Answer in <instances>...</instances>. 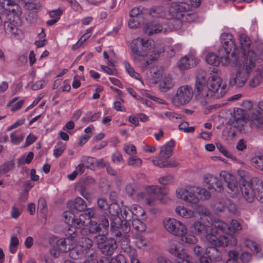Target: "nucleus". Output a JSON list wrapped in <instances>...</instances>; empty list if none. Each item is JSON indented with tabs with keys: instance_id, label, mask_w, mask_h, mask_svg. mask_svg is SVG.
Masks as SVG:
<instances>
[{
	"instance_id": "obj_1",
	"label": "nucleus",
	"mask_w": 263,
	"mask_h": 263,
	"mask_svg": "<svg viewBox=\"0 0 263 263\" xmlns=\"http://www.w3.org/2000/svg\"><path fill=\"white\" fill-rule=\"evenodd\" d=\"M241 57L236 63L235 71L230 74V86L237 88L243 87L247 82L254 67L257 53L251 45V41L246 34L239 35Z\"/></svg>"
},
{
	"instance_id": "obj_2",
	"label": "nucleus",
	"mask_w": 263,
	"mask_h": 263,
	"mask_svg": "<svg viewBox=\"0 0 263 263\" xmlns=\"http://www.w3.org/2000/svg\"><path fill=\"white\" fill-rule=\"evenodd\" d=\"M195 89L198 92L196 99L202 106L209 103L211 99L223 97L228 90L218 73L211 74L207 81L206 73L203 70L196 72Z\"/></svg>"
},
{
	"instance_id": "obj_3",
	"label": "nucleus",
	"mask_w": 263,
	"mask_h": 263,
	"mask_svg": "<svg viewBox=\"0 0 263 263\" xmlns=\"http://www.w3.org/2000/svg\"><path fill=\"white\" fill-rule=\"evenodd\" d=\"M214 221L211 222L201 218L195 221L189 229L187 228L186 235H191L194 237L192 242H186L189 245L196 244L198 242L197 235L205 236L208 243L215 246H235L237 240L232 237L230 242L223 235L218 236V230L213 224Z\"/></svg>"
},
{
	"instance_id": "obj_4",
	"label": "nucleus",
	"mask_w": 263,
	"mask_h": 263,
	"mask_svg": "<svg viewBox=\"0 0 263 263\" xmlns=\"http://www.w3.org/2000/svg\"><path fill=\"white\" fill-rule=\"evenodd\" d=\"M220 176L225 181L227 192L232 197H236L241 192L248 202H252L256 198L263 203V193L253 187L252 183L241 186L235 176L226 171L220 172Z\"/></svg>"
},
{
	"instance_id": "obj_5",
	"label": "nucleus",
	"mask_w": 263,
	"mask_h": 263,
	"mask_svg": "<svg viewBox=\"0 0 263 263\" xmlns=\"http://www.w3.org/2000/svg\"><path fill=\"white\" fill-rule=\"evenodd\" d=\"M222 47L220 48L218 55L213 52L207 54L205 58L207 63L214 66H228L231 63L230 55L235 57L239 54V49L236 47L233 36L230 33H224L221 35Z\"/></svg>"
},
{
	"instance_id": "obj_6",
	"label": "nucleus",
	"mask_w": 263,
	"mask_h": 263,
	"mask_svg": "<svg viewBox=\"0 0 263 263\" xmlns=\"http://www.w3.org/2000/svg\"><path fill=\"white\" fill-rule=\"evenodd\" d=\"M130 48L132 58L135 62L140 61L151 53L157 55L164 51L162 44L156 46L153 41L142 38L134 40L130 43Z\"/></svg>"
},
{
	"instance_id": "obj_7",
	"label": "nucleus",
	"mask_w": 263,
	"mask_h": 263,
	"mask_svg": "<svg viewBox=\"0 0 263 263\" xmlns=\"http://www.w3.org/2000/svg\"><path fill=\"white\" fill-rule=\"evenodd\" d=\"M176 196L191 204H196L200 200H204L210 198V193L205 189L196 186L187 185L179 187L176 190Z\"/></svg>"
},
{
	"instance_id": "obj_8",
	"label": "nucleus",
	"mask_w": 263,
	"mask_h": 263,
	"mask_svg": "<svg viewBox=\"0 0 263 263\" xmlns=\"http://www.w3.org/2000/svg\"><path fill=\"white\" fill-rule=\"evenodd\" d=\"M164 230L169 234L180 238L181 241L185 243L192 242L194 237L191 235H186L187 227L181 221L175 218L169 217L163 221Z\"/></svg>"
},
{
	"instance_id": "obj_9",
	"label": "nucleus",
	"mask_w": 263,
	"mask_h": 263,
	"mask_svg": "<svg viewBox=\"0 0 263 263\" xmlns=\"http://www.w3.org/2000/svg\"><path fill=\"white\" fill-rule=\"evenodd\" d=\"M109 213V218L111 220L110 229L117 237L121 235L122 232L124 234L128 233L130 230L129 223L125 222L122 225L123 221L119 217V212H121L120 206L116 203H111L108 208Z\"/></svg>"
},
{
	"instance_id": "obj_10",
	"label": "nucleus",
	"mask_w": 263,
	"mask_h": 263,
	"mask_svg": "<svg viewBox=\"0 0 263 263\" xmlns=\"http://www.w3.org/2000/svg\"><path fill=\"white\" fill-rule=\"evenodd\" d=\"M167 190L163 189L158 185H148L145 187V191L138 193L136 196V200L142 204L148 206H154L157 204L156 196L159 195L166 196Z\"/></svg>"
},
{
	"instance_id": "obj_11",
	"label": "nucleus",
	"mask_w": 263,
	"mask_h": 263,
	"mask_svg": "<svg viewBox=\"0 0 263 263\" xmlns=\"http://www.w3.org/2000/svg\"><path fill=\"white\" fill-rule=\"evenodd\" d=\"M243 108L250 117L252 126L259 127L263 125V101L258 104L250 101H244L242 103Z\"/></svg>"
},
{
	"instance_id": "obj_12",
	"label": "nucleus",
	"mask_w": 263,
	"mask_h": 263,
	"mask_svg": "<svg viewBox=\"0 0 263 263\" xmlns=\"http://www.w3.org/2000/svg\"><path fill=\"white\" fill-rule=\"evenodd\" d=\"M213 226H214L215 228L218 230V236H220L219 235L220 232L229 235L228 237L225 236H224L228 239L230 242L232 237L237 240L233 235L238 233L242 229L240 224L238 221L235 219L231 220L229 226H228V224L224 221L220 220L214 221Z\"/></svg>"
},
{
	"instance_id": "obj_13",
	"label": "nucleus",
	"mask_w": 263,
	"mask_h": 263,
	"mask_svg": "<svg viewBox=\"0 0 263 263\" xmlns=\"http://www.w3.org/2000/svg\"><path fill=\"white\" fill-rule=\"evenodd\" d=\"M99 223L93 220H88L89 225H86L84 229H82L80 233L82 235H87L89 234L102 233L107 234L109 227V222L105 217H102L99 220Z\"/></svg>"
},
{
	"instance_id": "obj_14",
	"label": "nucleus",
	"mask_w": 263,
	"mask_h": 263,
	"mask_svg": "<svg viewBox=\"0 0 263 263\" xmlns=\"http://www.w3.org/2000/svg\"><path fill=\"white\" fill-rule=\"evenodd\" d=\"M92 246V241L90 239L83 237L79 245L73 248L71 247V250L69 251V255L74 259L82 258L90 251V254L93 251L92 249L90 250Z\"/></svg>"
},
{
	"instance_id": "obj_15",
	"label": "nucleus",
	"mask_w": 263,
	"mask_h": 263,
	"mask_svg": "<svg viewBox=\"0 0 263 263\" xmlns=\"http://www.w3.org/2000/svg\"><path fill=\"white\" fill-rule=\"evenodd\" d=\"M193 96V91L191 86L182 85L176 91L175 95L172 98V103L179 106L187 104L190 102Z\"/></svg>"
},
{
	"instance_id": "obj_16",
	"label": "nucleus",
	"mask_w": 263,
	"mask_h": 263,
	"mask_svg": "<svg viewBox=\"0 0 263 263\" xmlns=\"http://www.w3.org/2000/svg\"><path fill=\"white\" fill-rule=\"evenodd\" d=\"M168 251L177 257V263H193L190 256L186 253L183 245L178 241L171 242Z\"/></svg>"
},
{
	"instance_id": "obj_17",
	"label": "nucleus",
	"mask_w": 263,
	"mask_h": 263,
	"mask_svg": "<svg viewBox=\"0 0 263 263\" xmlns=\"http://www.w3.org/2000/svg\"><path fill=\"white\" fill-rule=\"evenodd\" d=\"M177 3L173 2L168 9L163 6H158L151 9L150 14L153 17L165 18L168 20H175L176 10L179 7Z\"/></svg>"
},
{
	"instance_id": "obj_18",
	"label": "nucleus",
	"mask_w": 263,
	"mask_h": 263,
	"mask_svg": "<svg viewBox=\"0 0 263 263\" xmlns=\"http://www.w3.org/2000/svg\"><path fill=\"white\" fill-rule=\"evenodd\" d=\"M94 210L88 209L79 215V217L74 216L70 224L78 230H80L79 232L85 227L88 220L94 215Z\"/></svg>"
},
{
	"instance_id": "obj_19",
	"label": "nucleus",
	"mask_w": 263,
	"mask_h": 263,
	"mask_svg": "<svg viewBox=\"0 0 263 263\" xmlns=\"http://www.w3.org/2000/svg\"><path fill=\"white\" fill-rule=\"evenodd\" d=\"M176 141L174 140L165 143L160 148L159 155L158 158L152 157L151 160L153 163L154 164V162H160L166 159H168L172 156L173 153V148L176 145Z\"/></svg>"
},
{
	"instance_id": "obj_20",
	"label": "nucleus",
	"mask_w": 263,
	"mask_h": 263,
	"mask_svg": "<svg viewBox=\"0 0 263 263\" xmlns=\"http://www.w3.org/2000/svg\"><path fill=\"white\" fill-rule=\"evenodd\" d=\"M219 177L220 176L219 175ZM221 180L225 181L220 177L209 173L205 174L203 177V183L209 189H214L216 191L221 192L223 189V183Z\"/></svg>"
},
{
	"instance_id": "obj_21",
	"label": "nucleus",
	"mask_w": 263,
	"mask_h": 263,
	"mask_svg": "<svg viewBox=\"0 0 263 263\" xmlns=\"http://www.w3.org/2000/svg\"><path fill=\"white\" fill-rule=\"evenodd\" d=\"M195 51L189 53L179 60L178 63V67L181 70L190 69L196 66L198 62V59L195 55Z\"/></svg>"
},
{
	"instance_id": "obj_22",
	"label": "nucleus",
	"mask_w": 263,
	"mask_h": 263,
	"mask_svg": "<svg viewBox=\"0 0 263 263\" xmlns=\"http://www.w3.org/2000/svg\"><path fill=\"white\" fill-rule=\"evenodd\" d=\"M67 240L66 238H61L57 240L55 245L50 250L51 255L54 257H58L61 253L71 250V246L67 245Z\"/></svg>"
},
{
	"instance_id": "obj_23",
	"label": "nucleus",
	"mask_w": 263,
	"mask_h": 263,
	"mask_svg": "<svg viewBox=\"0 0 263 263\" xmlns=\"http://www.w3.org/2000/svg\"><path fill=\"white\" fill-rule=\"evenodd\" d=\"M143 31L147 35H152L159 33H166L167 29L162 24L153 21L145 24L143 26Z\"/></svg>"
},
{
	"instance_id": "obj_24",
	"label": "nucleus",
	"mask_w": 263,
	"mask_h": 263,
	"mask_svg": "<svg viewBox=\"0 0 263 263\" xmlns=\"http://www.w3.org/2000/svg\"><path fill=\"white\" fill-rule=\"evenodd\" d=\"M189 10H184L182 8H177L176 10L175 20H177L178 23L181 22H193L196 18V14Z\"/></svg>"
},
{
	"instance_id": "obj_25",
	"label": "nucleus",
	"mask_w": 263,
	"mask_h": 263,
	"mask_svg": "<svg viewBox=\"0 0 263 263\" xmlns=\"http://www.w3.org/2000/svg\"><path fill=\"white\" fill-rule=\"evenodd\" d=\"M18 9V7L14 2L11 0H0V13L9 12V15H13L14 17L18 18V14L16 12V10Z\"/></svg>"
},
{
	"instance_id": "obj_26",
	"label": "nucleus",
	"mask_w": 263,
	"mask_h": 263,
	"mask_svg": "<svg viewBox=\"0 0 263 263\" xmlns=\"http://www.w3.org/2000/svg\"><path fill=\"white\" fill-rule=\"evenodd\" d=\"M4 29L6 33L12 37L16 38L22 33V31L17 28L15 23L11 18L5 22Z\"/></svg>"
},
{
	"instance_id": "obj_27",
	"label": "nucleus",
	"mask_w": 263,
	"mask_h": 263,
	"mask_svg": "<svg viewBox=\"0 0 263 263\" xmlns=\"http://www.w3.org/2000/svg\"><path fill=\"white\" fill-rule=\"evenodd\" d=\"M175 212L177 216L184 219H191L195 216L194 212L184 205L177 206L175 209Z\"/></svg>"
},
{
	"instance_id": "obj_28",
	"label": "nucleus",
	"mask_w": 263,
	"mask_h": 263,
	"mask_svg": "<svg viewBox=\"0 0 263 263\" xmlns=\"http://www.w3.org/2000/svg\"><path fill=\"white\" fill-rule=\"evenodd\" d=\"M244 246L256 253L258 257H263V246L259 245L256 242L250 240L244 241Z\"/></svg>"
},
{
	"instance_id": "obj_29",
	"label": "nucleus",
	"mask_w": 263,
	"mask_h": 263,
	"mask_svg": "<svg viewBox=\"0 0 263 263\" xmlns=\"http://www.w3.org/2000/svg\"><path fill=\"white\" fill-rule=\"evenodd\" d=\"M117 248V245L116 241L113 239L109 238L107 239L100 250L103 254L107 255H111Z\"/></svg>"
},
{
	"instance_id": "obj_30",
	"label": "nucleus",
	"mask_w": 263,
	"mask_h": 263,
	"mask_svg": "<svg viewBox=\"0 0 263 263\" xmlns=\"http://www.w3.org/2000/svg\"><path fill=\"white\" fill-rule=\"evenodd\" d=\"M234 120L237 122H244L247 120L250 121V117L244 109L237 108L234 109L233 115Z\"/></svg>"
},
{
	"instance_id": "obj_31",
	"label": "nucleus",
	"mask_w": 263,
	"mask_h": 263,
	"mask_svg": "<svg viewBox=\"0 0 263 263\" xmlns=\"http://www.w3.org/2000/svg\"><path fill=\"white\" fill-rule=\"evenodd\" d=\"M157 115L161 119L167 118L173 122H176L182 118L181 115L170 110L158 113Z\"/></svg>"
},
{
	"instance_id": "obj_32",
	"label": "nucleus",
	"mask_w": 263,
	"mask_h": 263,
	"mask_svg": "<svg viewBox=\"0 0 263 263\" xmlns=\"http://www.w3.org/2000/svg\"><path fill=\"white\" fill-rule=\"evenodd\" d=\"M211 246L208 247L205 250V254L207 256L210 257L212 260L216 261H220L221 259L220 252L216 249V247L212 245L211 243H208Z\"/></svg>"
},
{
	"instance_id": "obj_33",
	"label": "nucleus",
	"mask_w": 263,
	"mask_h": 263,
	"mask_svg": "<svg viewBox=\"0 0 263 263\" xmlns=\"http://www.w3.org/2000/svg\"><path fill=\"white\" fill-rule=\"evenodd\" d=\"M174 82L170 74L165 75L159 84V89L162 92H166L174 86Z\"/></svg>"
},
{
	"instance_id": "obj_34",
	"label": "nucleus",
	"mask_w": 263,
	"mask_h": 263,
	"mask_svg": "<svg viewBox=\"0 0 263 263\" xmlns=\"http://www.w3.org/2000/svg\"><path fill=\"white\" fill-rule=\"evenodd\" d=\"M25 100L24 99H20L18 97H15L9 101L7 106L10 108L11 111L15 112L21 108Z\"/></svg>"
},
{
	"instance_id": "obj_35",
	"label": "nucleus",
	"mask_w": 263,
	"mask_h": 263,
	"mask_svg": "<svg viewBox=\"0 0 263 263\" xmlns=\"http://www.w3.org/2000/svg\"><path fill=\"white\" fill-rule=\"evenodd\" d=\"M93 182L94 179L92 178L87 177L84 181H81L79 183V185H80V194L88 201L91 200V195L89 193L86 192L83 185L87 184L88 183H93Z\"/></svg>"
},
{
	"instance_id": "obj_36",
	"label": "nucleus",
	"mask_w": 263,
	"mask_h": 263,
	"mask_svg": "<svg viewBox=\"0 0 263 263\" xmlns=\"http://www.w3.org/2000/svg\"><path fill=\"white\" fill-rule=\"evenodd\" d=\"M154 165L159 167H175L179 165V162L175 159H166L160 162H154Z\"/></svg>"
},
{
	"instance_id": "obj_37",
	"label": "nucleus",
	"mask_w": 263,
	"mask_h": 263,
	"mask_svg": "<svg viewBox=\"0 0 263 263\" xmlns=\"http://www.w3.org/2000/svg\"><path fill=\"white\" fill-rule=\"evenodd\" d=\"M121 215L123 219L122 225L125 222L129 223L128 222L130 221L133 218L132 209L127 206H124L123 209L121 210Z\"/></svg>"
},
{
	"instance_id": "obj_38",
	"label": "nucleus",
	"mask_w": 263,
	"mask_h": 263,
	"mask_svg": "<svg viewBox=\"0 0 263 263\" xmlns=\"http://www.w3.org/2000/svg\"><path fill=\"white\" fill-rule=\"evenodd\" d=\"M78 231L79 230L72 226H68L65 231L66 239L68 241L74 240L77 237Z\"/></svg>"
},
{
	"instance_id": "obj_39",
	"label": "nucleus",
	"mask_w": 263,
	"mask_h": 263,
	"mask_svg": "<svg viewBox=\"0 0 263 263\" xmlns=\"http://www.w3.org/2000/svg\"><path fill=\"white\" fill-rule=\"evenodd\" d=\"M123 64L126 71L131 77H133L137 80H139L142 82L141 81V77L140 74L135 71L134 68L129 63V62L125 61L123 62Z\"/></svg>"
},
{
	"instance_id": "obj_40",
	"label": "nucleus",
	"mask_w": 263,
	"mask_h": 263,
	"mask_svg": "<svg viewBox=\"0 0 263 263\" xmlns=\"http://www.w3.org/2000/svg\"><path fill=\"white\" fill-rule=\"evenodd\" d=\"M80 162L83 163L86 168H93L98 164L97 159L93 157L83 156L81 158Z\"/></svg>"
},
{
	"instance_id": "obj_41",
	"label": "nucleus",
	"mask_w": 263,
	"mask_h": 263,
	"mask_svg": "<svg viewBox=\"0 0 263 263\" xmlns=\"http://www.w3.org/2000/svg\"><path fill=\"white\" fill-rule=\"evenodd\" d=\"M152 74V77L150 79L151 83L153 84H156L161 79H163L166 73H164V71L163 69L160 68L157 69L156 71H154Z\"/></svg>"
},
{
	"instance_id": "obj_42",
	"label": "nucleus",
	"mask_w": 263,
	"mask_h": 263,
	"mask_svg": "<svg viewBox=\"0 0 263 263\" xmlns=\"http://www.w3.org/2000/svg\"><path fill=\"white\" fill-rule=\"evenodd\" d=\"M237 174L241 179L242 186L252 183L251 176L247 172L243 170H239L237 171Z\"/></svg>"
},
{
	"instance_id": "obj_43",
	"label": "nucleus",
	"mask_w": 263,
	"mask_h": 263,
	"mask_svg": "<svg viewBox=\"0 0 263 263\" xmlns=\"http://www.w3.org/2000/svg\"><path fill=\"white\" fill-rule=\"evenodd\" d=\"M136 245L139 249L147 250L151 248V243L147 239L139 237L135 241Z\"/></svg>"
},
{
	"instance_id": "obj_44",
	"label": "nucleus",
	"mask_w": 263,
	"mask_h": 263,
	"mask_svg": "<svg viewBox=\"0 0 263 263\" xmlns=\"http://www.w3.org/2000/svg\"><path fill=\"white\" fill-rule=\"evenodd\" d=\"M132 225L133 228L137 231L143 232L146 231L145 224L138 218H135L133 220Z\"/></svg>"
},
{
	"instance_id": "obj_45",
	"label": "nucleus",
	"mask_w": 263,
	"mask_h": 263,
	"mask_svg": "<svg viewBox=\"0 0 263 263\" xmlns=\"http://www.w3.org/2000/svg\"><path fill=\"white\" fill-rule=\"evenodd\" d=\"M73 208L78 211H84L86 208V204L84 200L80 197L74 199L73 203Z\"/></svg>"
},
{
	"instance_id": "obj_46",
	"label": "nucleus",
	"mask_w": 263,
	"mask_h": 263,
	"mask_svg": "<svg viewBox=\"0 0 263 263\" xmlns=\"http://www.w3.org/2000/svg\"><path fill=\"white\" fill-rule=\"evenodd\" d=\"M251 164L257 169L263 171V156H256L252 158Z\"/></svg>"
},
{
	"instance_id": "obj_47",
	"label": "nucleus",
	"mask_w": 263,
	"mask_h": 263,
	"mask_svg": "<svg viewBox=\"0 0 263 263\" xmlns=\"http://www.w3.org/2000/svg\"><path fill=\"white\" fill-rule=\"evenodd\" d=\"M131 209L133 216L135 215L136 217H142L145 214L144 209L137 204H133Z\"/></svg>"
},
{
	"instance_id": "obj_48",
	"label": "nucleus",
	"mask_w": 263,
	"mask_h": 263,
	"mask_svg": "<svg viewBox=\"0 0 263 263\" xmlns=\"http://www.w3.org/2000/svg\"><path fill=\"white\" fill-rule=\"evenodd\" d=\"M142 163V160L136 156H133L129 157L127 160V164L133 167H139Z\"/></svg>"
},
{
	"instance_id": "obj_49",
	"label": "nucleus",
	"mask_w": 263,
	"mask_h": 263,
	"mask_svg": "<svg viewBox=\"0 0 263 263\" xmlns=\"http://www.w3.org/2000/svg\"><path fill=\"white\" fill-rule=\"evenodd\" d=\"M66 149V145L63 143H58L53 149V156L57 158L62 155Z\"/></svg>"
},
{
	"instance_id": "obj_50",
	"label": "nucleus",
	"mask_w": 263,
	"mask_h": 263,
	"mask_svg": "<svg viewBox=\"0 0 263 263\" xmlns=\"http://www.w3.org/2000/svg\"><path fill=\"white\" fill-rule=\"evenodd\" d=\"M143 9L141 7H135L132 9L129 13L130 17L143 18Z\"/></svg>"
},
{
	"instance_id": "obj_51",
	"label": "nucleus",
	"mask_w": 263,
	"mask_h": 263,
	"mask_svg": "<svg viewBox=\"0 0 263 263\" xmlns=\"http://www.w3.org/2000/svg\"><path fill=\"white\" fill-rule=\"evenodd\" d=\"M14 163L12 161H8L0 166V173L5 174L11 170Z\"/></svg>"
},
{
	"instance_id": "obj_52",
	"label": "nucleus",
	"mask_w": 263,
	"mask_h": 263,
	"mask_svg": "<svg viewBox=\"0 0 263 263\" xmlns=\"http://www.w3.org/2000/svg\"><path fill=\"white\" fill-rule=\"evenodd\" d=\"M68 3L73 11L78 13L82 12V7L76 0H69Z\"/></svg>"
},
{
	"instance_id": "obj_53",
	"label": "nucleus",
	"mask_w": 263,
	"mask_h": 263,
	"mask_svg": "<svg viewBox=\"0 0 263 263\" xmlns=\"http://www.w3.org/2000/svg\"><path fill=\"white\" fill-rule=\"evenodd\" d=\"M100 115L101 113L100 112L93 115L88 113L86 116L83 117L81 120L83 122H93L98 120L100 117Z\"/></svg>"
},
{
	"instance_id": "obj_54",
	"label": "nucleus",
	"mask_w": 263,
	"mask_h": 263,
	"mask_svg": "<svg viewBox=\"0 0 263 263\" xmlns=\"http://www.w3.org/2000/svg\"><path fill=\"white\" fill-rule=\"evenodd\" d=\"M124 152L128 155L133 156L137 153L136 147L132 144H125L123 147Z\"/></svg>"
},
{
	"instance_id": "obj_55",
	"label": "nucleus",
	"mask_w": 263,
	"mask_h": 263,
	"mask_svg": "<svg viewBox=\"0 0 263 263\" xmlns=\"http://www.w3.org/2000/svg\"><path fill=\"white\" fill-rule=\"evenodd\" d=\"M100 234L96 236V241L97 243L98 247L100 249L101 247L105 243L107 240L105 235L106 234L99 233Z\"/></svg>"
},
{
	"instance_id": "obj_56",
	"label": "nucleus",
	"mask_w": 263,
	"mask_h": 263,
	"mask_svg": "<svg viewBox=\"0 0 263 263\" xmlns=\"http://www.w3.org/2000/svg\"><path fill=\"white\" fill-rule=\"evenodd\" d=\"M18 243L19 241L16 237H11L9 245V249L11 253L14 254L15 253L16 251V247L17 246Z\"/></svg>"
},
{
	"instance_id": "obj_57",
	"label": "nucleus",
	"mask_w": 263,
	"mask_h": 263,
	"mask_svg": "<svg viewBox=\"0 0 263 263\" xmlns=\"http://www.w3.org/2000/svg\"><path fill=\"white\" fill-rule=\"evenodd\" d=\"M179 129L186 133H193L195 130V127H189V123L187 122H183L179 124Z\"/></svg>"
},
{
	"instance_id": "obj_58",
	"label": "nucleus",
	"mask_w": 263,
	"mask_h": 263,
	"mask_svg": "<svg viewBox=\"0 0 263 263\" xmlns=\"http://www.w3.org/2000/svg\"><path fill=\"white\" fill-rule=\"evenodd\" d=\"M10 137L11 142L13 144L20 143L24 139V136L22 134H17L16 132L11 133Z\"/></svg>"
},
{
	"instance_id": "obj_59",
	"label": "nucleus",
	"mask_w": 263,
	"mask_h": 263,
	"mask_svg": "<svg viewBox=\"0 0 263 263\" xmlns=\"http://www.w3.org/2000/svg\"><path fill=\"white\" fill-rule=\"evenodd\" d=\"M142 18L130 17L128 22V26L130 28H137L140 27Z\"/></svg>"
},
{
	"instance_id": "obj_60",
	"label": "nucleus",
	"mask_w": 263,
	"mask_h": 263,
	"mask_svg": "<svg viewBox=\"0 0 263 263\" xmlns=\"http://www.w3.org/2000/svg\"><path fill=\"white\" fill-rule=\"evenodd\" d=\"M46 206L47 204L45 199L43 197H40L38 200L37 211L44 214Z\"/></svg>"
},
{
	"instance_id": "obj_61",
	"label": "nucleus",
	"mask_w": 263,
	"mask_h": 263,
	"mask_svg": "<svg viewBox=\"0 0 263 263\" xmlns=\"http://www.w3.org/2000/svg\"><path fill=\"white\" fill-rule=\"evenodd\" d=\"M39 37L41 39H43L39 41H36L34 44L37 48L43 47L46 44L47 42V41L45 39H44L45 37V34L43 30L41 33L39 34Z\"/></svg>"
},
{
	"instance_id": "obj_62",
	"label": "nucleus",
	"mask_w": 263,
	"mask_h": 263,
	"mask_svg": "<svg viewBox=\"0 0 263 263\" xmlns=\"http://www.w3.org/2000/svg\"><path fill=\"white\" fill-rule=\"evenodd\" d=\"M174 180V177L171 175L165 176L160 177L158 179L159 182L162 185H168L171 184Z\"/></svg>"
},
{
	"instance_id": "obj_63",
	"label": "nucleus",
	"mask_w": 263,
	"mask_h": 263,
	"mask_svg": "<svg viewBox=\"0 0 263 263\" xmlns=\"http://www.w3.org/2000/svg\"><path fill=\"white\" fill-rule=\"evenodd\" d=\"M45 85V82L43 80H39L35 83L30 82L28 84L30 86L33 90H39L42 88Z\"/></svg>"
},
{
	"instance_id": "obj_64",
	"label": "nucleus",
	"mask_w": 263,
	"mask_h": 263,
	"mask_svg": "<svg viewBox=\"0 0 263 263\" xmlns=\"http://www.w3.org/2000/svg\"><path fill=\"white\" fill-rule=\"evenodd\" d=\"M227 199H222L220 201H217L214 204L215 209L219 212L223 211L226 208V203L224 202Z\"/></svg>"
}]
</instances>
